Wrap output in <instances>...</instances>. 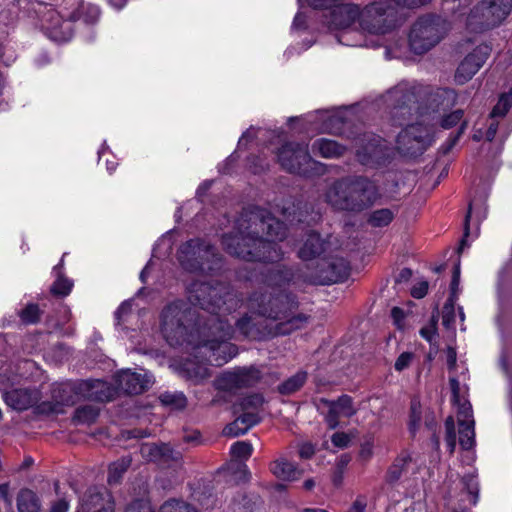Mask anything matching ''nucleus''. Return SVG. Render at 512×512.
I'll return each mask as SVG.
<instances>
[{"label":"nucleus","instance_id":"1","mask_svg":"<svg viewBox=\"0 0 512 512\" xmlns=\"http://www.w3.org/2000/svg\"><path fill=\"white\" fill-rule=\"evenodd\" d=\"M188 301H175L161 314L162 333L170 346L204 349V356L214 366H222L235 357L232 344L235 329L220 314H230L243 304V296L223 282H194Z\"/></svg>","mask_w":512,"mask_h":512},{"label":"nucleus","instance_id":"2","mask_svg":"<svg viewBox=\"0 0 512 512\" xmlns=\"http://www.w3.org/2000/svg\"><path fill=\"white\" fill-rule=\"evenodd\" d=\"M422 87L408 82H401L386 94V101L391 105V121L395 126H404L396 139V148L400 154L407 157H417L433 143L434 137L427 126L420 123H410L417 116H423L428 109L440 112V105L454 100V91L437 89L428 95L429 107L419 105L423 94Z\"/></svg>","mask_w":512,"mask_h":512},{"label":"nucleus","instance_id":"3","mask_svg":"<svg viewBox=\"0 0 512 512\" xmlns=\"http://www.w3.org/2000/svg\"><path fill=\"white\" fill-rule=\"evenodd\" d=\"M287 236L286 225L265 208L244 209L236 221V233L225 234L222 245L230 255L250 262L273 263L283 259L278 245Z\"/></svg>","mask_w":512,"mask_h":512},{"label":"nucleus","instance_id":"4","mask_svg":"<svg viewBox=\"0 0 512 512\" xmlns=\"http://www.w3.org/2000/svg\"><path fill=\"white\" fill-rule=\"evenodd\" d=\"M248 308L258 315L278 321L273 327L264 325L263 322H256L250 315L245 314L239 318L235 327L244 337L252 340H263L278 335H288L296 330L302 329L308 323L310 316L298 313L295 314L299 303L291 295L285 294L278 297H269L266 302V295L253 292L247 299Z\"/></svg>","mask_w":512,"mask_h":512},{"label":"nucleus","instance_id":"5","mask_svg":"<svg viewBox=\"0 0 512 512\" xmlns=\"http://www.w3.org/2000/svg\"><path fill=\"white\" fill-rule=\"evenodd\" d=\"M324 198L335 211L361 213L374 206L381 193L377 183L366 176H346L332 182Z\"/></svg>","mask_w":512,"mask_h":512},{"label":"nucleus","instance_id":"6","mask_svg":"<svg viewBox=\"0 0 512 512\" xmlns=\"http://www.w3.org/2000/svg\"><path fill=\"white\" fill-rule=\"evenodd\" d=\"M178 260L190 272L210 273L221 267V257L215 247L199 238L190 239L180 246Z\"/></svg>","mask_w":512,"mask_h":512},{"label":"nucleus","instance_id":"7","mask_svg":"<svg viewBox=\"0 0 512 512\" xmlns=\"http://www.w3.org/2000/svg\"><path fill=\"white\" fill-rule=\"evenodd\" d=\"M449 30L445 19L437 15H425L413 24L409 34V45L415 54H424L445 37Z\"/></svg>","mask_w":512,"mask_h":512},{"label":"nucleus","instance_id":"8","mask_svg":"<svg viewBox=\"0 0 512 512\" xmlns=\"http://www.w3.org/2000/svg\"><path fill=\"white\" fill-rule=\"evenodd\" d=\"M281 167L289 173L309 177L323 172L321 163L312 159L308 146L303 143L288 142L277 153Z\"/></svg>","mask_w":512,"mask_h":512},{"label":"nucleus","instance_id":"9","mask_svg":"<svg viewBox=\"0 0 512 512\" xmlns=\"http://www.w3.org/2000/svg\"><path fill=\"white\" fill-rule=\"evenodd\" d=\"M350 274L349 262L343 257L320 259L314 270L301 273L304 282L314 285H329L344 281Z\"/></svg>","mask_w":512,"mask_h":512},{"label":"nucleus","instance_id":"10","mask_svg":"<svg viewBox=\"0 0 512 512\" xmlns=\"http://www.w3.org/2000/svg\"><path fill=\"white\" fill-rule=\"evenodd\" d=\"M355 149L357 160L368 167L384 165L391 156L387 142L372 133H365L356 138Z\"/></svg>","mask_w":512,"mask_h":512},{"label":"nucleus","instance_id":"11","mask_svg":"<svg viewBox=\"0 0 512 512\" xmlns=\"http://www.w3.org/2000/svg\"><path fill=\"white\" fill-rule=\"evenodd\" d=\"M261 377V371L254 366L238 367L222 373L214 381V386L219 391L236 393L240 389L256 385Z\"/></svg>","mask_w":512,"mask_h":512},{"label":"nucleus","instance_id":"12","mask_svg":"<svg viewBox=\"0 0 512 512\" xmlns=\"http://www.w3.org/2000/svg\"><path fill=\"white\" fill-rule=\"evenodd\" d=\"M511 9L512 0H483L472 11V17L479 18V24L489 29L501 24Z\"/></svg>","mask_w":512,"mask_h":512},{"label":"nucleus","instance_id":"13","mask_svg":"<svg viewBox=\"0 0 512 512\" xmlns=\"http://www.w3.org/2000/svg\"><path fill=\"white\" fill-rule=\"evenodd\" d=\"M294 277L295 274L292 269L286 266L268 269L262 276L265 291L260 289L256 292L265 294L266 302L269 301L270 296L278 297L285 294L291 295L298 302L297 297L294 294L285 290V288L293 281Z\"/></svg>","mask_w":512,"mask_h":512},{"label":"nucleus","instance_id":"14","mask_svg":"<svg viewBox=\"0 0 512 512\" xmlns=\"http://www.w3.org/2000/svg\"><path fill=\"white\" fill-rule=\"evenodd\" d=\"M321 406L328 409L327 413L324 415V420L331 430L339 426L340 417L350 418L357 413L352 397L346 394L341 395L336 400L320 398L317 401L316 407L318 410H321Z\"/></svg>","mask_w":512,"mask_h":512},{"label":"nucleus","instance_id":"15","mask_svg":"<svg viewBox=\"0 0 512 512\" xmlns=\"http://www.w3.org/2000/svg\"><path fill=\"white\" fill-rule=\"evenodd\" d=\"M76 512H115V502L105 487H89L80 499Z\"/></svg>","mask_w":512,"mask_h":512},{"label":"nucleus","instance_id":"16","mask_svg":"<svg viewBox=\"0 0 512 512\" xmlns=\"http://www.w3.org/2000/svg\"><path fill=\"white\" fill-rule=\"evenodd\" d=\"M490 52L491 48L486 44L477 46L459 64L455 74V81L458 84H465L468 82L486 62Z\"/></svg>","mask_w":512,"mask_h":512},{"label":"nucleus","instance_id":"17","mask_svg":"<svg viewBox=\"0 0 512 512\" xmlns=\"http://www.w3.org/2000/svg\"><path fill=\"white\" fill-rule=\"evenodd\" d=\"M116 388L100 379L78 380V395L81 400L106 402L114 398Z\"/></svg>","mask_w":512,"mask_h":512},{"label":"nucleus","instance_id":"18","mask_svg":"<svg viewBox=\"0 0 512 512\" xmlns=\"http://www.w3.org/2000/svg\"><path fill=\"white\" fill-rule=\"evenodd\" d=\"M115 382L119 391L129 395H137L149 389L152 384V377L146 373H137L127 369L116 374Z\"/></svg>","mask_w":512,"mask_h":512},{"label":"nucleus","instance_id":"19","mask_svg":"<svg viewBox=\"0 0 512 512\" xmlns=\"http://www.w3.org/2000/svg\"><path fill=\"white\" fill-rule=\"evenodd\" d=\"M330 247L331 242L329 238H322L319 233L311 231L306 234L298 250V257L302 261H310L328 252Z\"/></svg>","mask_w":512,"mask_h":512},{"label":"nucleus","instance_id":"20","mask_svg":"<svg viewBox=\"0 0 512 512\" xmlns=\"http://www.w3.org/2000/svg\"><path fill=\"white\" fill-rule=\"evenodd\" d=\"M40 399L36 389L19 388L4 393V400L14 410L23 411L35 405Z\"/></svg>","mask_w":512,"mask_h":512},{"label":"nucleus","instance_id":"21","mask_svg":"<svg viewBox=\"0 0 512 512\" xmlns=\"http://www.w3.org/2000/svg\"><path fill=\"white\" fill-rule=\"evenodd\" d=\"M390 7H386L380 2H375L367 7L366 11L362 14L361 25L370 33H384L383 17L387 14Z\"/></svg>","mask_w":512,"mask_h":512},{"label":"nucleus","instance_id":"22","mask_svg":"<svg viewBox=\"0 0 512 512\" xmlns=\"http://www.w3.org/2000/svg\"><path fill=\"white\" fill-rule=\"evenodd\" d=\"M269 470L276 478L288 482L299 480L304 472L283 455H280L269 464Z\"/></svg>","mask_w":512,"mask_h":512},{"label":"nucleus","instance_id":"23","mask_svg":"<svg viewBox=\"0 0 512 512\" xmlns=\"http://www.w3.org/2000/svg\"><path fill=\"white\" fill-rule=\"evenodd\" d=\"M358 8L350 5H336L329 13L328 24L332 29L350 27L357 19Z\"/></svg>","mask_w":512,"mask_h":512},{"label":"nucleus","instance_id":"24","mask_svg":"<svg viewBox=\"0 0 512 512\" xmlns=\"http://www.w3.org/2000/svg\"><path fill=\"white\" fill-rule=\"evenodd\" d=\"M233 413L236 416L235 420L228 424L223 430V433L226 436L237 437L239 435H243L261 421L259 414L243 411Z\"/></svg>","mask_w":512,"mask_h":512},{"label":"nucleus","instance_id":"25","mask_svg":"<svg viewBox=\"0 0 512 512\" xmlns=\"http://www.w3.org/2000/svg\"><path fill=\"white\" fill-rule=\"evenodd\" d=\"M52 399L60 405L71 406L80 401L78 381L57 384L52 389Z\"/></svg>","mask_w":512,"mask_h":512},{"label":"nucleus","instance_id":"26","mask_svg":"<svg viewBox=\"0 0 512 512\" xmlns=\"http://www.w3.org/2000/svg\"><path fill=\"white\" fill-rule=\"evenodd\" d=\"M346 148L334 140L320 138L313 142L312 152L323 158H337L344 154Z\"/></svg>","mask_w":512,"mask_h":512},{"label":"nucleus","instance_id":"27","mask_svg":"<svg viewBox=\"0 0 512 512\" xmlns=\"http://www.w3.org/2000/svg\"><path fill=\"white\" fill-rule=\"evenodd\" d=\"M264 404V397L262 394L253 393L239 399L233 404V412H248L259 414L261 407Z\"/></svg>","mask_w":512,"mask_h":512},{"label":"nucleus","instance_id":"28","mask_svg":"<svg viewBox=\"0 0 512 512\" xmlns=\"http://www.w3.org/2000/svg\"><path fill=\"white\" fill-rule=\"evenodd\" d=\"M18 512H40V502L37 495L28 488H23L17 495Z\"/></svg>","mask_w":512,"mask_h":512},{"label":"nucleus","instance_id":"29","mask_svg":"<svg viewBox=\"0 0 512 512\" xmlns=\"http://www.w3.org/2000/svg\"><path fill=\"white\" fill-rule=\"evenodd\" d=\"M411 462V456L407 452H402L389 467L386 480L388 483L393 484L397 482L402 473L406 470L408 464Z\"/></svg>","mask_w":512,"mask_h":512},{"label":"nucleus","instance_id":"30","mask_svg":"<svg viewBox=\"0 0 512 512\" xmlns=\"http://www.w3.org/2000/svg\"><path fill=\"white\" fill-rule=\"evenodd\" d=\"M474 421L459 420V444L463 450H470L475 445Z\"/></svg>","mask_w":512,"mask_h":512},{"label":"nucleus","instance_id":"31","mask_svg":"<svg viewBox=\"0 0 512 512\" xmlns=\"http://www.w3.org/2000/svg\"><path fill=\"white\" fill-rule=\"evenodd\" d=\"M396 211L390 208L374 210L369 214L367 223L375 228L386 227L393 221Z\"/></svg>","mask_w":512,"mask_h":512},{"label":"nucleus","instance_id":"32","mask_svg":"<svg viewBox=\"0 0 512 512\" xmlns=\"http://www.w3.org/2000/svg\"><path fill=\"white\" fill-rule=\"evenodd\" d=\"M307 373L299 371L278 385L277 390L282 395H291L298 391L306 382Z\"/></svg>","mask_w":512,"mask_h":512},{"label":"nucleus","instance_id":"33","mask_svg":"<svg viewBox=\"0 0 512 512\" xmlns=\"http://www.w3.org/2000/svg\"><path fill=\"white\" fill-rule=\"evenodd\" d=\"M131 462V458L129 456H125L110 464L107 478L108 483L110 485L118 484L124 473L130 467Z\"/></svg>","mask_w":512,"mask_h":512},{"label":"nucleus","instance_id":"34","mask_svg":"<svg viewBox=\"0 0 512 512\" xmlns=\"http://www.w3.org/2000/svg\"><path fill=\"white\" fill-rule=\"evenodd\" d=\"M99 408L93 405L78 407L74 413V421L80 424H92L99 416Z\"/></svg>","mask_w":512,"mask_h":512},{"label":"nucleus","instance_id":"35","mask_svg":"<svg viewBox=\"0 0 512 512\" xmlns=\"http://www.w3.org/2000/svg\"><path fill=\"white\" fill-rule=\"evenodd\" d=\"M42 311L39 306L34 303L27 304L22 310L18 312L21 322L25 325L36 324L40 321Z\"/></svg>","mask_w":512,"mask_h":512},{"label":"nucleus","instance_id":"36","mask_svg":"<svg viewBox=\"0 0 512 512\" xmlns=\"http://www.w3.org/2000/svg\"><path fill=\"white\" fill-rule=\"evenodd\" d=\"M158 512H199L193 505L177 499L165 501Z\"/></svg>","mask_w":512,"mask_h":512},{"label":"nucleus","instance_id":"37","mask_svg":"<svg viewBox=\"0 0 512 512\" xmlns=\"http://www.w3.org/2000/svg\"><path fill=\"white\" fill-rule=\"evenodd\" d=\"M184 370L187 373L188 378L195 382H200L210 376L209 368L204 364L187 362L184 365Z\"/></svg>","mask_w":512,"mask_h":512},{"label":"nucleus","instance_id":"38","mask_svg":"<svg viewBox=\"0 0 512 512\" xmlns=\"http://www.w3.org/2000/svg\"><path fill=\"white\" fill-rule=\"evenodd\" d=\"M422 420V411H421V403L418 399L414 398L411 400L410 404V414H409V431L412 435H414L420 427V423Z\"/></svg>","mask_w":512,"mask_h":512},{"label":"nucleus","instance_id":"39","mask_svg":"<svg viewBox=\"0 0 512 512\" xmlns=\"http://www.w3.org/2000/svg\"><path fill=\"white\" fill-rule=\"evenodd\" d=\"M161 403L166 406H172L176 409H182L186 406L187 400L183 393H162L159 397Z\"/></svg>","mask_w":512,"mask_h":512},{"label":"nucleus","instance_id":"40","mask_svg":"<svg viewBox=\"0 0 512 512\" xmlns=\"http://www.w3.org/2000/svg\"><path fill=\"white\" fill-rule=\"evenodd\" d=\"M72 287V281L62 275H58L57 279L51 285L50 292L54 296L65 297L71 292Z\"/></svg>","mask_w":512,"mask_h":512},{"label":"nucleus","instance_id":"41","mask_svg":"<svg viewBox=\"0 0 512 512\" xmlns=\"http://www.w3.org/2000/svg\"><path fill=\"white\" fill-rule=\"evenodd\" d=\"M512 106V93L503 94L490 113L491 118L504 117Z\"/></svg>","mask_w":512,"mask_h":512},{"label":"nucleus","instance_id":"42","mask_svg":"<svg viewBox=\"0 0 512 512\" xmlns=\"http://www.w3.org/2000/svg\"><path fill=\"white\" fill-rule=\"evenodd\" d=\"M181 459L180 452L174 451L169 444L162 443L158 464L169 465L171 462H178Z\"/></svg>","mask_w":512,"mask_h":512},{"label":"nucleus","instance_id":"43","mask_svg":"<svg viewBox=\"0 0 512 512\" xmlns=\"http://www.w3.org/2000/svg\"><path fill=\"white\" fill-rule=\"evenodd\" d=\"M162 449V443H143L140 447V453L147 461L156 462L159 460L160 451Z\"/></svg>","mask_w":512,"mask_h":512},{"label":"nucleus","instance_id":"44","mask_svg":"<svg viewBox=\"0 0 512 512\" xmlns=\"http://www.w3.org/2000/svg\"><path fill=\"white\" fill-rule=\"evenodd\" d=\"M252 445L246 441H237L231 446L230 452L238 459H248L252 454Z\"/></svg>","mask_w":512,"mask_h":512},{"label":"nucleus","instance_id":"45","mask_svg":"<svg viewBox=\"0 0 512 512\" xmlns=\"http://www.w3.org/2000/svg\"><path fill=\"white\" fill-rule=\"evenodd\" d=\"M455 303L456 300L448 298L442 309V324L450 328L455 321Z\"/></svg>","mask_w":512,"mask_h":512},{"label":"nucleus","instance_id":"46","mask_svg":"<svg viewBox=\"0 0 512 512\" xmlns=\"http://www.w3.org/2000/svg\"><path fill=\"white\" fill-rule=\"evenodd\" d=\"M463 114L464 112L462 109H457L443 116L440 122L441 127L444 129H450L456 126L461 121Z\"/></svg>","mask_w":512,"mask_h":512},{"label":"nucleus","instance_id":"47","mask_svg":"<svg viewBox=\"0 0 512 512\" xmlns=\"http://www.w3.org/2000/svg\"><path fill=\"white\" fill-rule=\"evenodd\" d=\"M466 127L467 123L464 121L461 123L457 133L449 136L446 143L441 147L443 154H448L452 150V148L457 144L461 135L464 133Z\"/></svg>","mask_w":512,"mask_h":512},{"label":"nucleus","instance_id":"48","mask_svg":"<svg viewBox=\"0 0 512 512\" xmlns=\"http://www.w3.org/2000/svg\"><path fill=\"white\" fill-rule=\"evenodd\" d=\"M124 512H155L149 501L136 499L127 505Z\"/></svg>","mask_w":512,"mask_h":512},{"label":"nucleus","instance_id":"49","mask_svg":"<svg viewBox=\"0 0 512 512\" xmlns=\"http://www.w3.org/2000/svg\"><path fill=\"white\" fill-rule=\"evenodd\" d=\"M131 312H132L131 301H124L115 312V319H116L117 325L123 324L127 320V317L131 314Z\"/></svg>","mask_w":512,"mask_h":512},{"label":"nucleus","instance_id":"50","mask_svg":"<svg viewBox=\"0 0 512 512\" xmlns=\"http://www.w3.org/2000/svg\"><path fill=\"white\" fill-rule=\"evenodd\" d=\"M459 283H460V261L455 264L453 275L451 279L450 284V296L449 298H453V300H457V294L459 289Z\"/></svg>","mask_w":512,"mask_h":512},{"label":"nucleus","instance_id":"51","mask_svg":"<svg viewBox=\"0 0 512 512\" xmlns=\"http://www.w3.org/2000/svg\"><path fill=\"white\" fill-rule=\"evenodd\" d=\"M47 19L54 22V24L51 27H47V29L51 30V34L56 38L58 37V29L62 30L63 25L65 24L58 12L52 10L49 11L47 14Z\"/></svg>","mask_w":512,"mask_h":512},{"label":"nucleus","instance_id":"52","mask_svg":"<svg viewBox=\"0 0 512 512\" xmlns=\"http://www.w3.org/2000/svg\"><path fill=\"white\" fill-rule=\"evenodd\" d=\"M414 358V354L411 352L401 353L395 361L394 367L396 371H403L408 368Z\"/></svg>","mask_w":512,"mask_h":512},{"label":"nucleus","instance_id":"53","mask_svg":"<svg viewBox=\"0 0 512 512\" xmlns=\"http://www.w3.org/2000/svg\"><path fill=\"white\" fill-rule=\"evenodd\" d=\"M463 483L468 490V492L473 495V504H476L478 498V483L476 482L474 476L466 475L463 477Z\"/></svg>","mask_w":512,"mask_h":512},{"label":"nucleus","instance_id":"54","mask_svg":"<svg viewBox=\"0 0 512 512\" xmlns=\"http://www.w3.org/2000/svg\"><path fill=\"white\" fill-rule=\"evenodd\" d=\"M0 500H2L8 510L13 509V501L10 495L9 483L0 484Z\"/></svg>","mask_w":512,"mask_h":512},{"label":"nucleus","instance_id":"55","mask_svg":"<svg viewBox=\"0 0 512 512\" xmlns=\"http://www.w3.org/2000/svg\"><path fill=\"white\" fill-rule=\"evenodd\" d=\"M471 204L469 205V209H468V212L465 216V221H464V234H463V238L460 242V246L458 248V253L460 254L463 250V248L467 245V238L470 234V218H471Z\"/></svg>","mask_w":512,"mask_h":512},{"label":"nucleus","instance_id":"56","mask_svg":"<svg viewBox=\"0 0 512 512\" xmlns=\"http://www.w3.org/2000/svg\"><path fill=\"white\" fill-rule=\"evenodd\" d=\"M331 441L334 446L339 448H345L350 442L349 436L344 432L334 433L331 437Z\"/></svg>","mask_w":512,"mask_h":512},{"label":"nucleus","instance_id":"57","mask_svg":"<svg viewBox=\"0 0 512 512\" xmlns=\"http://www.w3.org/2000/svg\"><path fill=\"white\" fill-rule=\"evenodd\" d=\"M428 282L421 281L411 289V295L416 299H421L428 293Z\"/></svg>","mask_w":512,"mask_h":512},{"label":"nucleus","instance_id":"58","mask_svg":"<svg viewBox=\"0 0 512 512\" xmlns=\"http://www.w3.org/2000/svg\"><path fill=\"white\" fill-rule=\"evenodd\" d=\"M298 453L302 459H310L315 454V446L310 442H304L299 446Z\"/></svg>","mask_w":512,"mask_h":512},{"label":"nucleus","instance_id":"59","mask_svg":"<svg viewBox=\"0 0 512 512\" xmlns=\"http://www.w3.org/2000/svg\"><path fill=\"white\" fill-rule=\"evenodd\" d=\"M472 417V409L469 403L459 404L458 407V421L460 419H465L466 421H474L471 419Z\"/></svg>","mask_w":512,"mask_h":512},{"label":"nucleus","instance_id":"60","mask_svg":"<svg viewBox=\"0 0 512 512\" xmlns=\"http://www.w3.org/2000/svg\"><path fill=\"white\" fill-rule=\"evenodd\" d=\"M69 502L65 499H59L51 506L50 512H68Z\"/></svg>","mask_w":512,"mask_h":512},{"label":"nucleus","instance_id":"61","mask_svg":"<svg viewBox=\"0 0 512 512\" xmlns=\"http://www.w3.org/2000/svg\"><path fill=\"white\" fill-rule=\"evenodd\" d=\"M420 335L425 340L431 343L436 336V327H434V325H430L429 327H423L420 330Z\"/></svg>","mask_w":512,"mask_h":512},{"label":"nucleus","instance_id":"62","mask_svg":"<svg viewBox=\"0 0 512 512\" xmlns=\"http://www.w3.org/2000/svg\"><path fill=\"white\" fill-rule=\"evenodd\" d=\"M397 5L405 6L408 8H415L424 5L429 0H393Z\"/></svg>","mask_w":512,"mask_h":512},{"label":"nucleus","instance_id":"63","mask_svg":"<svg viewBox=\"0 0 512 512\" xmlns=\"http://www.w3.org/2000/svg\"><path fill=\"white\" fill-rule=\"evenodd\" d=\"M412 277V270L410 268H403L400 270L395 278L396 283H407Z\"/></svg>","mask_w":512,"mask_h":512},{"label":"nucleus","instance_id":"64","mask_svg":"<svg viewBox=\"0 0 512 512\" xmlns=\"http://www.w3.org/2000/svg\"><path fill=\"white\" fill-rule=\"evenodd\" d=\"M449 383H450V387H451V391H452V400H453V402L458 403L459 402V392H460L459 382L456 378H451L449 380Z\"/></svg>","mask_w":512,"mask_h":512}]
</instances>
